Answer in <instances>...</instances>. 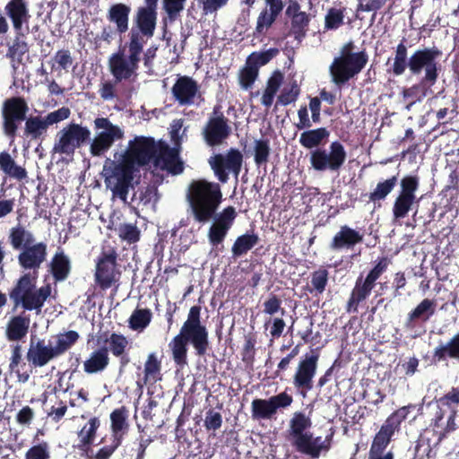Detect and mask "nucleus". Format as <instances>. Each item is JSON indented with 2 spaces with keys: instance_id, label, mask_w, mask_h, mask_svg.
<instances>
[{
  "instance_id": "20",
  "label": "nucleus",
  "mask_w": 459,
  "mask_h": 459,
  "mask_svg": "<svg viewBox=\"0 0 459 459\" xmlns=\"http://www.w3.org/2000/svg\"><path fill=\"white\" fill-rule=\"evenodd\" d=\"M290 442L297 452L313 459L319 458L323 452H328L331 448V437L323 439L322 437H314L310 431L290 439Z\"/></svg>"
},
{
  "instance_id": "28",
  "label": "nucleus",
  "mask_w": 459,
  "mask_h": 459,
  "mask_svg": "<svg viewBox=\"0 0 459 459\" xmlns=\"http://www.w3.org/2000/svg\"><path fill=\"white\" fill-rule=\"evenodd\" d=\"M375 286L364 279L360 274L355 281L351 290L345 310L347 313H357L359 306L364 302L371 294Z\"/></svg>"
},
{
  "instance_id": "31",
  "label": "nucleus",
  "mask_w": 459,
  "mask_h": 459,
  "mask_svg": "<svg viewBox=\"0 0 459 459\" xmlns=\"http://www.w3.org/2000/svg\"><path fill=\"white\" fill-rule=\"evenodd\" d=\"M30 318L22 312L12 316L6 324L5 336L10 342H17L24 338L29 331Z\"/></svg>"
},
{
  "instance_id": "55",
  "label": "nucleus",
  "mask_w": 459,
  "mask_h": 459,
  "mask_svg": "<svg viewBox=\"0 0 459 459\" xmlns=\"http://www.w3.org/2000/svg\"><path fill=\"white\" fill-rule=\"evenodd\" d=\"M222 415L220 411H217L214 408H210L205 412V418L204 420V427L207 432H212V436H216V431L219 430L222 426Z\"/></svg>"
},
{
  "instance_id": "58",
  "label": "nucleus",
  "mask_w": 459,
  "mask_h": 459,
  "mask_svg": "<svg viewBox=\"0 0 459 459\" xmlns=\"http://www.w3.org/2000/svg\"><path fill=\"white\" fill-rule=\"evenodd\" d=\"M299 93V86L297 84L296 82H293L289 88H283V90L277 98L276 106H287L290 103L295 102L298 100Z\"/></svg>"
},
{
  "instance_id": "49",
  "label": "nucleus",
  "mask_w": 459,
  "mask_h": 459,
  "mask_svg": "<svg viewBox=\"0 0 459 459\" xmlns=\"http://www.w3.org/2000/svg\"><path fill=\"white\" fill-rule=\"evenodd\" d=\"M74 58L72 56V52L68 48H62L57 50L49 64L51 70L55 72H68V69L74 65Z\"/></svg>"
},
{
  "instance_id": "27",
  "label": "nucleus",
  "mask_w": 459,
  "mask_h": 459,
  "mask_svg": "<svg viewBox=\"0 0 459 459\" xmlns=\"http://www.w3.org/2000/svg\"><path fill=\"white\" fill-rule=\"evenodd\" d=\"M448 360L459 361V333L453 335L447 342H439L432 351L433 364L447 363Z\"/></svg>"
},
{
  "instance_id": "32",
  "label": "nucleus",
  "mask_w": 459,
  "mask_h": 459,
  "mask_svg": "<svg viewBox=\"0 0 459 459\" xmlns=\"http://www.w3.org/2000/svg\"><path fill=\"white\" fill-rule=\"evenodd\" d=\"M131 7L123 3L112 4L107 13L108 22L116 25V31L122 35L128 30Z\"/></svg>"
},
{
  "instance_id": "54",
  "label": "nucleus",
  "mask_w": 459,
  "mask_h": 459,
  "mask_svg": "<svg viewBox=\"0 0 459 459\" xmlns=\"http://www.w3.org/2000/svg\"><path fill=\"white\" fill-rule=\"evenodd\" d=\"M118 237L121 240L126 241L127 244H134L140 240L141 230L136 224L123 223L118 227Z\"/></svg>"
},
{
  "instance_id": "9",
  "label": "nucleus",
  "mask_w": 459,
  "mask_h": 459,
  "mask_svg": "<svg viewBox=\"0 0 459 459\" xmlns=\"http://www.w3.org/2000/svg\"><path fill=\"white\" fill-rule=\"evenodd\" d=\"M347 153L343 144L339 141H333L329 145V150L316 148L310 152L309 161L311 167L316 171L337 172L345 163Z\"/></svg>"
},
{
  "instance_id": "33",
  "label": "nucleus",
  "mask_w": 459,
  "mask_h": 459,
  "mask_svg": "<svg viewBox=\"0 0 459 459\" xmlns=\"http://www.w3.org/2000/svg\"><path fill=\"white\" fill-rule=\"evenodd\" d=\"M71 261L62 248H58L49 263V272L55 281H64L71 273Z\"/></svg>"
},
{
  "instance_id": "37",
  "label": "nucleus",
  "mask_w": 459,
  "mask_h": 459,
  "mask_svg": "<svg viewBox=\"0 0 459 459\" xmlns=\"http://www.w3.org/2000/svg\"><path fill=\"white\" fill-rule=\"evenodd\" d=\"M14 34L11 43L5 41V44L8 46L6 57L12 62L20 65L22 64L23 56L29 52L30 47L24 39L25 35L23 31L14 32Z\"/></svg>"
},
{
  "instance_id": "29",
  "label": "nucleus",
  "mask_w": 459,
  "mask_h": 459,
  "mask_svg": "<svg viewBox=\"0 0 459 459\" xmlns=\"http://www.w3.org/2000/svg\"><path fill=\"white\" fill-rule=\"evenodd\" d=\"M100 426V419L94 416L78 431L79 442L75 447L82 452V455H88L91 451Z\"/></svg>"
},
{
  "instance_id": "22",
  "label": "nucleus",
  "mask_w": 459,
  "mask_h": 459,
  "mask_svg": "<svg viewBox=\"0 0 459 459\" xmlns=\"http://www.w3.org/2000/svg\"><path fill=\"white\" fill-rule=\"evenodd\" d=\"M4 10L12 22L14 32L23 31L24 27L28 30L31 14L26 0H9Z\"/></svg>"
},
{
  "instance_id": "38",
  "label": "nucleus",
  "mask_w": 459,
  "mask_h": 459,
  "mask_svg": "<svg viewBox=\"0 0 459 459\" xmlns=\"http://www.w3.org/2000/svg\"><path fill=\"white\" fill-rule=\"evenodd\" d=\"M128 410L126 406L115 409L110 413L111 432L113 438H119L122 441L124 435L127 432L129 424L127 422Z\"/></svg>"
},
{
  "instance_id": "30",
  "label": "nucleus",
  "mask_w": 459,
  "mask_h": 459,
  "mask_svg": "<svg viewBox=\"0 0 459 459\" xmlns=\"http://www.w3.org/2000/svg\"><path fill=\"white\" fill-rule=\"evenodd\" d=\"M38 275L26 273L20 276L9 291V298L13 304V310L20 307L22 301L29 294L30 290L34 288Z\"/></svg>"
},
{
  "instance_id": "23",
  "label": "nucleus",
  "mask_w": 459,
  "mask_h": 459,
  "mask_svg": "<svg viewBox=\"0 0 459 459\" xmlns=\"http://www.w3.org/2000/svg\"><path fill=\"white\" fill-rule=\"evenodd\" d=\"M266 6L261 11L256 20L255 34L265 35L275 22L284 8L282 0H264Z\"/></svg>"
},
{
  "instance_id": "3",
  "label": "nucleus",
  "mask_w": 459,
  "mask_h": 459,
  "mask_svg": "<svg viewBox=\"0 0 459 459\" xmlns=\"http://www.w3.org/2000/svg\"><path fill=\"white\" fill-rule=\"evenodd\" d=\"M158 147V143L152 137L135 136L128 142L127 148L117 161L106 160L103 166L104 182L112 192L113 198L127 201L134 173L153 162Z\"/></svg>"
},
{
  "instance_id": "64",
  "label": "nucleus",
  "mask_w": 459,
  "mask_h": 459,
  "mask_svg": "<svg viewBox=\"0 0 459 459\" xmlns=\"http://www.w3.org/2000/svg\"><path fill=\"white\" fill-rule=\"evenodd\" d=\"M71 115V110L68 107H62L55 111L48 113L44 117L48 126L57 124L61 121L67 119Z\"/></svg>"
},
{
  "instance_id": "11",
  "label": "nucleus",
  "mask_w": 459,
  "mask_h": 459,
  "mask_svg": "<svg viewBox=\"0 0 459 459\" xmlns=\"http://www.w3.org/2000/svg\"><path fill=\"white\" fill-rule=\"evenodd\" d=\"M318 349L306 353L299 361L292 377V384L297 393L306 398L307 393L313 389V378L315 377L319 361Z\"/></svg>"
},
{
  "instance_id": "47",
  "label": "nucleus",
  "mask_w": 459,
  "mask_h": 459,
  "mask_svg": "<svg viewBox=\"0 0 459 459\" xmlns=\"http://www.w3.org/2000/svg\"><path fill=\"white\" fill-rule=\"evenodd\" d=\"M251 414L254 420H270L275 414V411L269 399H254L251 403Z\"/></svg>"
},
{
  "instance_id": "13",
  "label": "nucleus",
  "mask_w": 459,
  "mask_h": 459,
  "mask_svg": "<svg viewBox=\"0 0 459 459\" xmlns=\"http://www.w3.org/2000/svg\"><path fill=\"white\" fill-rule=\"evenodd\" d=\"M94 128L101 130L91 143L90 152L94 157L102 156L116 141L124 138V131L118 126L112 124L108 117H97L94 120Z\"/></svg>"
},
{
  "instance_id": "17",
  "label": "nucleus",
  "mask_w": 459,
  "mask_h": 459,
  "mask_svg": "<svg viewBox=\"0 0 459 459\" xmlns=\"http://www.w3.org/2000/svg\"><path fill=\"white\" fill-rule=\"evenodd\" d=\"M208 161L218 180L227 183L230 172L233 173L236 178L238 177L242 168L243 154L239 150L230 148L225 155L214 154L210 157Z\"/></svg>"
},
{
  "instance_id": "44",
  "label": "nucleus",
  "mask_w": 459,
  "mask_h": 459,
  "mask_svg": "<svg viewBox=\"0 0 459 459\" xmlns=\"http://www.w3.org/2000/svg\"><path fill=\"white\" fill-rule=\"evenodd\" d=\"M312 426L311 419L302 411H296L290 420L288 434L289 440L309 431Z\"/></svg>"
},
{
  "instance_id": "5",
  "label": "nucleus",
  "mask_w": 459,
  "mask_h": 459,
  "mask_svg": "<svg viewBox=\"0 0 459 459\" xmlns=\"http://www.w3.org/2000/svg\"><path fill=\"white\" fill-rule=\"evenodd\" d=\"M208 334L206 326L201 323V307H191L179 333L169 344L175 363L186 364L187 343L193 345L197 356H204L209 349Z\"/></svg>"
},
{
  "instance_id": "53",
  "label": "nucleus",
  "mask_w": 459,
  "mask_h": 459,
  "mask_svg": "<svg viewBox=\"0 0 459 459\" xmlns=\"http://www.w3.org/2000/svg\"><path fill=\"white\" fill-rule=\"evenodd\" d=\"M278 54L279 49L276 48H271L262 52H253L247 58V65H251L259 70L260 66L268 64Z\"/></svg>"
},
{
  "instance_id": "6",
  "label": "nucleus",
  "mask_w": 459,
  "mask_h": 459,
  "mask_svg": "<svg viewBox=\"0 0 459 459\" xmlns=\"http://www.w3.org/2000/svg\"><path fill=\"white\" fill-rule=\"evenodd\" d=\"M7 240L13 250L19 251V265L24 270H32V275H37L38 270L47 259V243L36 242L33 232L22 225L12 227Z\"/></svg>"
},
{
  "instance_id": "62",
  "label": "nucleus",
  "mask_w": 459,
  "mask_h": 459,
  "mask_svg": "<svg viewBox=\"0 0 459 459\" xmlns=\"http://www.w3.org/2000/svg\"><path fill=\"white\" fill-rule=\"evenodd\" d=\"M414 454L422 459L425 457L428 459L434 458L435 453L433 452L430 439L425 437L424 436H420L416 441Z\"/></svg>"
},
{
  "instance_id": "4",
  "label": "nucleus",
  "mask_w": 459,
  "mask_h": 459,
  "mask_svg": "<svg viewBox=\"0 0 459 459\" xmlns=\"http://www.w3.org/2000/svg\"><path fill=\"white\" fill-rule=\"evenodd\" d=\"M405 39L396 46L394 62L387 72L394 76L403 75L408 69L411 76L420 77V80L436 84L441 71L438 62L442 52L437 47L423 48L415 50L408 56Z\"/></svg>"
},
{
  "instance_id": "42",
  "label": "nucleus",
  "mask_w": 459,
  "mask_h": 459,
  "mask_svg": "<svg viewBox=\"0 0 459 459\" xmlns=\"http://www.w3.org/2000/svg\"><path fill=\"white\" fill-rule=\"evenodd\" d=\"M283 80V74L280 70H275L268 78L261 99V103L264 107L270 108L273 105L274 97L281 88Z\"/></svg>"
},
{
  "instance_id": "48",
  "label": "nucleus",
  "mask_w": 459,
  "mask_h": 459,
  "mask_svg": "<svg viewBox=\"0 0 459 459\" xmlns=\"http://www.w3.org/2000/svg\"><path fill=\"white\" fill-rule=\"evenodd\" d=\"M329 273L324 268L320 267L319 269L311 273V280L307 286V290L309 293L314 294L315 296L322 294L328 284Z\"/></svg>"
},
{
  "instance_id": "25",
  "label": "nucleus",
  "mask_w": 459,
  "mask_h": 459,
  "mask_svg": "<svg viewBox=\"0 0 459 459\" xmlns=\"http://www.w3.org/2000/svg\"><path fill=\"white\" fill-rule=\"evenodd\" d=\"M57 358L53 346L47 345L44 340H39L36 343L30 342L26 354V359L31 368H42L49 361Z\"/></svg>"
},
{
  "instance_id": "12",
  "label": "nucleus",
  "mask_w": 459,
  "mask_h": 459,
  "mask_svg": "<svg viewBox=\"0 0 459 459\" xmlns=\"http://www.w3.org/2000/svg\"><path fill=\"white\" fill-rule=\"evenodd\" d=\"M91 140V131L80 124L70 123L57 133V141L54 152L60 154L73 155L76 149Z\"/></svg>"
},
{
  "instance_id": "41",
  "label": "nucleus",
  "mask_w": 459,
  "mask_h": 459,
  "mask_svg": "<svg viewBox=\"0 0 459 459\" xmlns=\"http://www.w3.org/2000/svg\"><path fill=\"white\" fill-rule=\"evenodd\" d=\"M259 237L254 231L246 232L238 236L231 247L232 256L238 258L247 254L254 247L259 243Z\"/></svg>"
},
{
  "instance_id": "15",
  "label": "nucleus",
  "mask_w": 459,
  "mask_h": 459,
  "mask_svg": "<svg viewBox=\"0 0 459 459\" xmlns=\"http://www.w3.org/2000/svg\"><path fill=\"white\" fill-rule=\"evenodd\" d=\"M231 134L229 119L224 116L220 105L214 106L211 116L202 130V135L208 146L221 145Z\"/></svg>"
},
{
  "instance_id": "18",
  "label": "nucleus",
  "mask_w": 459,
  "mask_h": 459,
  "mask_svg": "<svg viewBox=\"0 0 459 459\" xmlns=\"http://www.w3.org/2000/svg\"><path fill=\"white\" fill-rule=\"evenodd\" d=\"M400 427L398 422L388 416L374 436L367 459H394V452H385V449L391 443L394 433L399 431Z\"/></svg>"
},
{
  "instance_id": "63",
  "label": "nucleus",
  "mask_w": 459,
  "mask_h": 459,
  "mask_svg": "<svg viewBox=\"0 0 459 459\" xmlns=\"http://www.w3.org/2000/svg\"><path fill=\"white\" fill-rule=\"evenodd\" d=\"M279 311H281V316L285 314L284 308L281 307V299L277 295L271 293L264 302V312L273 316Z\"/></svg>"
},
{
  "instance_id": "1",
  "label": "nucleus",
  "mask_w": 459,
  "mask_h": 459,
  "mask_svg": "<svg viewBox=\"0 0 459 459\" xmlns=\"http://www.w3.org/2000/svg\"><path fill=\"white\" fill-rule=\"evenodd\" d=\"M223 195L219 183L206 179L193 180L187 188V212L195 222L204 225L212 221L207 237L212 247L222 245L238 216L235 207L230 205L217 212Z\"/></svg>"
},
{
  "instance_id": "46",
  "label": "nucleus",
  "mask_w": 459,
  "mask_h": 459,
  "mask_svg": "<svg viewBox=\"0 0 459 459\" xmlns=\"http://www.w3.org/2000/svg\"><path fill=\"white\" fill-rule=\"evenodd\" d=\"M152 313L150 308L136 307L128 319L131 330L143 332L152 322Z\"/></svg>"
},
{
  "instance_id": "19",
  "label": "nucleus",
  "mask_w": 459,
  "mask_h": 459,
  "mask_svg": "<svg viewBox=\"0 0 459 459\" xmlns=\"http://www.w3.org/2000/svg\"><path fill=\"white\" fill-rule=\"evenodd\" d=\"M437 309V302L435 299H424L412 310H411L405 321L403 324V329L406 333H415L414 336L420 335L417 333H424L419 331L423 328L430 318L435 315Z\"/></svg>"
},
{
  "instance_id": "51",
  "label": "nucleus",
  "mask_w": 459,
  "mask_h": 459,
  "mask_svg": "<svg viewBox=\"0 0 459 459\" xmlns=\"http://www.w3.org/2000/svg\"><path fill=\"white\" fill-rule=\"evenodd\" d=\"M80 335L76 331L70 330L56 336V343L53 347L57 357L67 351L79 340Z\"/></svg>"
},
{
  "instance_id": "39",
  "label": "nucleus",
  "mask_w": 459,
  "mask_h": 459,
  "mask_svg": "<svg viewBox=\"0 0 459 459\" xmlns=\"http://www.w3.org/2000/svg\"><path fill=\"white\" fill-rule=\"evenodd\" d=\"M0 169L6 176L17 180H23L27 178L26 169L18 165L12 155L6 151L0 152Z\"/></svg>"
},
{
  "instance_id": "35",
  "label": "nucleus",
  "mask_w": 459,
  "mask_h": 459,
  "mask_svg": "<svg viewBox=\"0 0 459 459\" xmlns=\"http://www.w3.org/2000/svg\"><path fill=\"white\" fill-rule=\"evenodd\" d=\"M48 125L44 117L30 116L25 122L22 137L31 141L42 139L48 132Z\"/></svg>"
},
{
  "instance_id": "43",
  "label": "nucleus",
  "mask_w": 459,
  "mask_h": 459,
  "mask_svg": "<svg viewBox=\"0 0 459 459\" xmlns=\"http://www.w3.org/2000/svg\"><path fill=\"white\" fill-rule=\"evenodd\" d=\"M330 135L325 127L310 129L301 133L299 143L306 149L318 148Z\"/></svg>"
},
{
  "instance_id": "57",
  "label": "nucleus",
  "mask_w": 459,
  "mask_h": 459,
  "mask_svg": "<svg viewBox=\"0 0 459 459\" xmlns=\"http://www.w3.org/2000/svg\"><path fill=\"white\" fill-rule=\"evenodd\" d=\"M390 264L391 260L386 256L378 258L374 267L368 273L364 279L376 286L377 281L387 270Z\"/></svg>"
},
{
  "instance_id": "7",
  "label": "nucleus",
  "mask_w": 459,
  "mask_h": 459,
  "mask_svg": "<svg viewBox=\"0 0 459 459\" xmlns=\"http://www.w3.org/2000/svg\"><path fill=\"white\" fill-rule=\"evenodd\" d=\"M355 44L350 40L340 50V56L333 58L329 71L332 82L342 87L351 79L358 75L368 62V55L365 49L354 52Z\"/></svg>"
},
{
  "instance_id": "61",
  "label": "nucleus",
  "mask_w": 459,
  "mask_h": 459,
  "mask_svg": "<svg viewBox=\"0 0 459 459\" xmlns=\"http://www.w3.org/2000/svg\"><path fill=\"white\" fill-rule=\"evenodd\" d=\"M186 0H163V8L170 20L176 21L184 10Z\"/></svg>"
},
{
  "instance_id": "40",
  "label": "nucleus",
  "mask_w": 459,
  "mask_h": 459,
  "mask_svg": "<svg viewBox=\"0 0 459 459\" xmlns=\"http://www.w3.org/2000/svg\"><path fill=\"white\" fill-rule=\"evenodd\" d=\"M161 362L158 359L155 353H150L144 363L143 384L137 382L139 386L147 384H154L161 379Z\"/></svg>"
},
{
  "instance_id": "34",
  "label": "nucleus",
  "mask_w": 459,
  "mask_h": 459,
  "mask_svg": "<svg viewBox=\"0 0 459 459\" xmlns=\"http://www.w3.org/2000/svg\"><path fill=\"white\" fill-rule=\"evenodd\" d=\"M435 84L419 80L418 82L402 91L403 100L407 102L406 108L410 109L412 105L421 102L427 96L432 93V87Z\"/></svg>"
},
{
  "instance_id": "16",
  "label": "nucleus",
  "mask_w": 459,
  "mask_h": 459,
  "mask_svg": "<svg viewBox=\"0 0 459 459\" xmlns=\"http://www.w3.org/2000/svg\"><path fill=\"white\" fill-rule=\"evenodd\" d=\"M171 93L179 106L200 107L205 101L201 85L194 78L187 75L179 76L171 88Z\"/></svg>"
},
{
  "instance_id": "52",
  "label": "nucleus",
  "mask_w": 459,
  "mask_h": 459,
  "mask_svg": "<svg viewBox=\"0 0 459 459\" xmlns=\"http://www.w3.org/2000/svg\"><path fill=\"white\" fill-rule=\"evenodd\" d=\"M309 22V16L306 12L296 14L291 18L290 33L296 39L301 40L306 36Z\"/></svg>"
},
{
  "instance_id": "56",
  "label": "nucleus",
  "mask_w": 459,
  "mask_h": 459,
  "mask_svg": "<svg viewBox=\"0 0 459 459\" xmlns=\"http://www.w3.org/2000/svg\"><path fill=\"white\" fill-rule=\"evenodd\" d=\"M258 73L259 70L256 67L247 65V61H246L245 66L240 69L238 74V81L241 88L244 90L251 88L258 77Z\"/></svg>"
},
{
  "instance_id": "60",
  "label": "nucleus",
  "mask_w": 459,
  "mask_h": 459,
  "mask_svg": "<svg viewBox=\"0 0 459 459\" xmlns=\"http://www.w3.org/2000/svg\"><path fill=\"white\" fill-rule=\"evenodd\" d=\"M50 451L49 445L46 441H42L37 445H33L25 453V459H49Z\"/></svg>"
},
{
  "instance_id": "36",
  "label": "nucleus",
  "mask_w": 459,
  "mask_h": 459,
  "mask_svg": "<svg viewBox=\"0 0 459 459\" xmlns=\"http://www.w3.org/2000/svg\"><path fill=\"white\" fill-rule=\"evenodd\" d=\"M108 363V348L101 347L91 353L89 359L83 362V369L87 374H96L106 369Z\"/></svg>"
},
{
  "instance_id": "24",
  "label": "nucleus",
  "mask_w": 459,
  "mask_h": 459,
  "mask_svg": "<svg viewBox=\"0 0 459 459\" xmlns=\"http://www.w3.org/2000/svg\"><path fill=\"white\" fill-rule=\"evenodd\" d=\"M364 235L348 225L340 227L339 231L333 237L329 247L333 251L352 249L356 245L363 242Z\"/></svg>"
},
{
  "instance_id": "45",
  "label": "nucleus",
  "mask_w": 459,
  "mask_h": 459,
  "mask_svg": "<svg viewBox=\"0 0 459 459\" xmlns=\"http://www.w3.org/2000/svg\"><path fill=\"white\" fill-rule=\"evenodd\" d=\"M398 183V175H394L385 180L379 181L375 189L369 193L368 199L376 203L385 200L393 192Z\"/></svg>"
},
{
  "instance_id": "10",
  "label": "nucleus",
  "mask_w": 459,
  "mask_h": 459,
  "mask_svg": "<svg viewBox=\"0 0 459 459\" xmlns=\"http://www.w3.org/2000/svg\"><path fill=\"white\" fill-rule=\"evenodd\" d=\"M117 252L113 247L103 250L97 258L94 280L97 286L106 290L117 285L121 277Z\"/></svg>"
},
{
  "instance_id": "21",
  "label": "nucleus",
  "mask_w": 459,
  "mask_h": 459,
  "mask_svg": "<svg viewBox=\"0 0 459 459\" xmlns=\"http://www.w3.org/2000/svg\"><path fill=\"white\" fill-rule=\"evenodd\" d=\"M159 147L153 160L156 168L167 170L172 175H179L184 170V164L181 161L178 152L175 148L169 147L164 142H158Z\"/></svg>"
},
{
  "instance_id": "14",
  "label": "nucleus",
  "mask_w": 459,
  "mask_h": 459,
  "mask_svg": "<svg viewBox=\"0 0 459 459\" xmlns=\"http://www.w3.org/2000/svg\"><path fill=\"white\" fill-rule=\"evenodd\" d=\"M420 186L417 175H406L400 180V191L395 197L392 208L394 220L405 218L415 204H418L416 192Z\"/></svg>"
},
{
  "instance_id": "26",
  "label": "nucleus",
  "mask_w": 459,
  "mask_h": 459,
  "mask_svg": "<svg viewBox=\"0 0 459 459\" xmlns=\"http://www.w3.org/2000/svg\"><path fill=\"white\" fill-rule=\"evenodd\" d=\"M108 344V353L110 352L114 357L119 359V371H123L130 363L128 351L130 350V342L122 333H112L108 338L105 340Z\"/></svg>"
},
{
  "instance_id": "59",
  "label": "nucleus",
  "mask_w": 459,
  "mask_h": 459,
  "mask_svg": "<svg viewBox=\"0 0 459 459\" xmlns=\"http://www.w3.org/2000/svg\"><path fill=\"white\" fill-rule=\"evenodd\" d=\"M344 13L342 9L330 8L325 17V29L336 30L343 24Z\"/></svg>"
},
{
  "instance_id": "2",
  "label": "nucleus",
  "mask_w": 459,
  "mask_h": 459,
  "mask_svg": "<svg viewBox=\"0 0 459 459\" xmlns=\"http://www.w3.org/2000/svg\"><path fill=\"white\" fill-rule=\"evenodd\" d=\"M158 1L144 0L133 19L128 40L123 48L112 54L108 60L109 70L117 82L137 76L144 45L153 37L158 19Z\"/></svg>"
},
{
  "instance_id": "8",
  "label": "nucleus",
  "mask_w": 459,
  "mask_h": 459,
  "mask_svg": "<svg viewBox=\"0 0 459 459\" xmlns=\"http://www.w3.org/2000/svg\"><path fill=\"white\" fill-rule=\"evenodd\" d=\"M30 111L27 100L21 96L5 99L1 106V128L4 135L13 143Z\"/></svg>"
},
{
  "instance_id": "50",
  "label": "nucleus",
  "mask_w": 459,
  "mask_h": 459,
  "mask_svg": "<svg viewBox=\"0 0 459 459\" xmlns=\"http://www.w3.org/2000/svg\"><path fill=\"white\" fill-rule=\"evenodd\" d=\"M270 141L266 138H260L254 141L253 155L255 165L259 168L265 166L270 158Z\"/></svg>"
}]
</instances>
